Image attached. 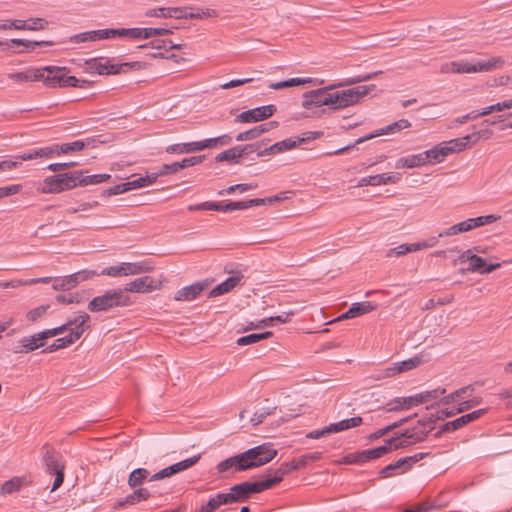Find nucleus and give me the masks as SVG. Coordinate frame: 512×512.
Listing matches in <instances>:
<instances>
[{"label": "nucleus", "mask_w": 512, "mask_h": 512, "mask_svg": "<svg viewBox=\"0 0 512 512\" xmlns=\"http://www.w3.org/2000/svg\"><path fill=\"white\" fill-rule=\"evenodd\" d=\"M89 320L90 316L86 312H79L76 316L69 318L63 325L58 327L62 329L61 334L66 331H69V334L56 339L44 352L51 353L74 344L90 328Z\"/></svg>", "instance_id": "obj_3"}, {"label": "nucleus", "mask_w": 512, "mask_h": 512, "mask_svg": "<svg viewBox=\"0 0 512 512\" xmlns=\"http://www.w3.org/2000/svg\"><path fill=\"white\" fill-rule=\"evenodd\" d=\"M365 423L364 418L361 416H355L349 419H344L336 423H331L328 425L330 434L331 433H338L345 430H348L350 428L357 427L361 424Z\"/></svg>", "instance_id": "obj_31"}, {"label": "nucleus", "mask_w": 512, "mask_h": 512, "mask_svg": "<svg viewBox=\"0 0 512 512\" xmlns=\"http://www.w3.org/2000/svg\"><path fill=\"white\" fill-rule=\"evenodd\" d=\"M473 135H466L462 138L453 139L447 142H443L446 147L448 155L464 151L469 147V142L472 140Z\"/></svg>", "instance_id": "obj_34"}, {"label": "nucleus", "mask_w": 512, "mask_h": 512, "mask_svg": "<svg viewBox=\"0 0 512 512\" xmlns=\"http://www.w3.org/2000/svg\"><path fill=\"white\" fill-rule=\"evenodd\" d=\"M200 457H201L200 455H195L193 457H190V458L182 460L178 463H175L169 467H166V468L160 470L159 472L155 473L153 476H151L149 481L161 480L163 478L171 477L172 475H174L176 473L187 470L190 467L194 466L200 460Z\"/></svg>", "instance_id": "obj_15"}, {"label": "nucleus", "mask_w": 512, "mask_h": 512, "mask_svg": "<svg viewBox=\"0 0 512 512\" xmlns=\"http://www.w3.org/2000/svg\"><path fill=\"white\" fill-rule=\"evenodd\" d=\"M505 61L501 57H491L486 60H477L475 63H469L464 60L456 61V73H478L488 72L504 65Z\"/></svg>", "instance_id": "obj_7"}, {"label": "nucleus", "mask_w": 512, "mask_h": 512, "mask_svg": "<svg viewBox=\"0 0 512 512\" xmlns=\"http://www.w3.org/2000/svg\"><path fill=\"white\" fill-rule=\"evenodd\" d=\"M422 363L420 357H413L398 363H393L391 366L387 367L385 370V375L387 377L394 376L396 374L412 370L418 367Z\"/></svg>", "instance_id": "obj_23"}, {"label": "nucleus", "mask_w": 512, "mask_h": 512, "mask_svg": "<svg viewBox=\"0 0 512 512\" xmlns=\"http://www.w3.org/2000/svg\"><path fill=\"white\" fill-rule=\"evenodd\" d=\"M205 159L204 155L200 156H192L189 158H184L183 160L179 161V165H181V170L190 166H195L200 164Z\"/></svg>", "instance_id": "obj_59"}, {"label": "nucleus", "mask_w": 512, "mask_h": 512, "mask_svg": "<svg viewBox=\"0 0 512 512\" xmlns=\"http://www.w3.org/2000/svg\"><path fill=\"white\" fill-rule=\"evenodd\" d=\"M22 189L20 184H14L10 186L0 187V199L8 197L10 195L17 194Z\"/></svg>", "instance_id": "obj_62"}, {"label": "nucleus", "mask_w": 512, "mask_h": 512, "mask_svg": "<svg viewBox=\"0 0 512 512\" xmlns=\"http://www.w3.org/2000/svg\"><path fill=\"white\" fill-rule=\"evenodd\" d=\"M232 497H228L225 493H219L214 497H211L208 502L202 505L198 512H214L220 506L224 504H230Z\"/></svg>", "instance_id": "obj_33"}, {"label": "nucleus", "mask_w": 512, "mask_h": 512, "mask_svg": "<svg viewBox=\"0 0 512 512\" xmlns=\"http://www.w3.org/2000/svg\"><path fill=\"white\" fill-rule=\"evenodd\" d=\"M381 71H377L370 74L360 75L353 78L346 79L342 83H338L335 85H330L327 87L319 88L316 90H312L303 94L302 106L305 109H312L321 106H329L331 107L332 98L330 96V90L336 87L349 86L353 84H357L360 82L368 81L373 77L381 74Z\"/></svg>", "instance_id": "obj_4"}, {"label": "nucleus", "mask_w": 512, "mask_h": 512, "mask_svg": "<svg viewBox=\"0 0 512 512\" xmlns=\"http://www.w3.org/2000/svg\"><path fill=\"white\" fill-rule=\"evenodd\" d=\"M401 178V175L399 173H383V174H377L372 176H366L362 177L359 181L357 186L363 187V186H379V185H386L390 183H397Z\"/></svg>", "instance_id": "obj_17"}, {"label": "nucleus", "mask_w": 512, "mask_h": 512, "mask_svg": "<svg viewBox=\"0 0 512 512\" xmlns=\"http://www.w3.org/2000/svg\"><path fill=\"white\" fill-rule=\"evenodd\" d=\"M271 336H272V332H270V331H266V332H263V333H253V334L246 335V336L238 338L237 339V344L239 346L250 345V344L257 343V342H259L261 340L267 339V338H269Z\"/></svg>", "instance_id": "obj_41"}, {"label": "nucleus", "mask_w": 512, "mask_h": 512, "mask_svg": "<svg viewBox=\"0 0 512 512\" xmlns=\"http://www.w3.org/2000/svg\"><path fill=\"white\" fill-rule=\"evenodd\" d=\"M241 279H242V276H239V275H233V276L227 278L225 281H223L222 283L215 286L209 292V297L213 298V297H217V296L223 295L225 293H228L229 291H231L234 287H236L240 283Z\"/></svg>", "instance_id": "obj_28"}, {"label": "nucleus", "mask_w": 512, "mask_h": 512, "mask_svg": "<svg viewBox=\"0 0 512 512\" xmlns=\"http://www.w3.org/2000/svg\"><path fill=\"white\" fill-rule=\"evenodd\" d=\"M47 26L48 21L43 18H30L28 20H24L23 30L38 31L46 29Z\"/></svg>", "instance_id": "obj_50"}, {"label": "nucleus", "mask_w": 512, "mask_h": 512, "mask_svg": "<svg viewBox=\"0 0 512 512\" xmlns=\"http://www.w3.org/2000/svg\"><path fill=\"white\" fill-rule=\"evenodd\" d=\"M446 390L444 388H437L430 391L421 392L415 394L414 396L417 399V406L431 400L437 399L439 396L445 394Z\"/></svg>", "instance_id": "obj_42"}, {"label": "nucleus", "mask_w": 512, "mask_h": 512, "mask_svg": "<svg viewBox=\"0 0 512 512\" xmlns=\"http://www.w3.org/2000/svg\"><path fill=\"white\" fill-rule=\"evenodd\" d=\"M460 233L469 232L475 228H478V222L476 218H470L460 223H457Z\"/></svg>", "instance_id": "obj_58"}, {"label": "nucleus", "mask_w": 512, "mask_h": 512, "mask_svg": "<svg viewBox=\"0 0 512 512\" xmlns=\"http://www.w3.org/2000/svg\"><path fill=\"white\" fill-rule=\"evenodd\" d=\"M43 460L46 467V472L50 475H55V479L51 488V491L53 492L63 484L65 465L59 459V457L49 449L46 451Z\"/></svg>", "instance_id": "obj_10"}, {"label": "nucleus", "mask_w": 512, "mask_h": 512, "mask_svg": "<svg viewBox=\"0 0 512 512\" xmlns=\"http://www.w3.org/2000/svg\"><path fill=\"white\" fill-rule=\"evenodd\" d=\"M145 263H122L117 266L104 268L99 275H107L111 277L136 275L148 271Z\"/></svg>", "instance_id": "obj_12"}, {"label": "nucleus", "mask_w": 512, "mask_h": 512, "mask_svg": "<svg viewBox=\"0 0 512 512\" xmlns=\"http://www.w3.org/2000/svg\"><path fill=\"white\" fill-rule=\"evenodd\" d=\"M199 142L201 151L205 149H217L230 145L232 143V137L229 134H223L218 137L207 138Z\"/></svg>", "instance_id": "obj_32"}, {"label": "nucleus", "mask_w": 512, "mask_h": 512, "mask_svg": "<svg viewBox=\"0 0 512 512\" xmlns=\"http://www.w3.org/2000/svg\"><path fill=\"white\" fill-rule=\"evenodd\" d=\"M291 468L289 464L284 463L278 469L269 471L267 477L263 481L247 482L249 495L253 493H260L264 490L274 487L276 484L282 481L285 474H287Z\"/></svg>", "instance_id": "obj_9"}, {"label": "nucleus", "mask_w": 512, "mask_h": 512, "mask_svg": "<svg viewBox=\"0 0 512 512\" xmlns=\"http://www.w3.org/2000/svg\"><path fill=\"white\" fill-rule=\"evenodd\" d=\"M255 188H257V184H252V183L236 184V185L229 186L225 190L219 191L218 194L219 195L232 194L235 191H239L240 193H243L248 190L255 189Z\"/></svg>", "instance_id": "obj_52"}, {"label": "nucleus", "mask_w": 512, "mask_h": 512, "mask_svg": "<svg viewBox=\"0 0 512 512\" xmlns=\"http://www.w3.org/2000/svg\"><path fill=\"white\" fill-rule=\"evenodd\" d=\"M79 177H81V171L46 177L39 191L44 194H50L73 189L77 186V179Z\"/></svg>", "instance_id": "obj_6"}, {"label": "nucleus", "mask_w": 512, "mask_h": 512, "mask_svg": "<svg viewBox=\"0 0 512 512\" xmlns=\"http://www.w3.org/2000/svg\"><path fill=\"white\" fill-rule=\"evenodd\" d=\"M242 151L243 149H237V146L235 147H232L230 149H227L221 153H219L216 157H215V160L217 162H224V161H235L237 160L238 158H241L242 157Z\"/></svg>", "instance_id": "obj_44"}, {"label": "nucleus", "mask_w": 512, "mask_h": 512, "mask_svg": "<svg viewBox=\"0 0 512 512\" xmlns=\"http://www.w3.org/2000/svg\"><path fill=\"white\" fill-rule=\"evenodd\" d=\"M111 178L110 174H94L89 176H83L81 172V177L77 179V185L80 186H88V185H96L102 182H106Z\"/></svg>", "instance_id": "obj_39"}, {"label": "nucleus", "mask_w": 512, "mask_h": 512, "mask_svg": "<svg viewBox=\"0 0 512 512\" xmlns=\"http://www.w3.org/2000/svg\"><path fill=\"white\" fill-rule=\"evenodd\" d=\"M207 287L205 282H197L178 290L174 299L176 301H192L196 299Z\"/></svg>", "instance_id": "obj_19"}, {"label": "nucleus", "mask_w": 512, "mask_h": 512, "mask_svg": "<svg viewBox=\"0 0 512 512\" xmlns=\"http://www.w3.org/2000/svg\"><path fill=\"white\" fill-rule=\"evenodd\" d=\"M501 267V263L487 264L486 260L478 255H473L466 271L471 273L488 274Z\"/></svg>", "instance_id": "obj_21"}, {"label": "nucleus", "mask_w": 512, "mask_h": 512, "mask_svg": "<svg viewBox=\"0 0 512 512\" xmlns=\"http://www.w3.org/2000/svg\"><path fill=\"white\" fill-rule=\"evenodd\" d=\"M422 155L425 161V165H427L442 162L448 156V153L442 142L441 144L422 152Z\"/></svg>", "instance_id": "obj_26"}, {"label": "nucleus", "mask_w": 512, "mask_h": 512, "mask_svg": "<svg viewBox=\"0 0 512 512\" xmlns=\"http://www.w3.org/2000/svg\"><path fill=\"white\" fill-rule=\"evenodd\" d=\"M128 191V188H127V185H126V182L125 183H121V184H117L113 187H109L107 189L104 190L103 192V195L105 196H113V195H118V194H122V193H125Z\"/></svg>", "instance_id": "obj_61"}, {"label": "nucleus", "mask_w": 512, "mask_h": 512, "mask_svg": "<svg viewBox=\"0 0 512 512\" xmlns=\"http://www.w3.org/2000/svg\"><path fill=\"white\" fill-rule=\"evenodd\" d=\"M218 12L214 9L189 8V19L214 18Z\"/></svg>", "instance_id": "obj_46"}, {"label": "nucleus", "mask_w": 512, "mask_h": 512, "mask_svg": "<svg viewBox=\"0 0 512 512\" xmlns=\"http://www.w3.org/2000/svg\"><path fill=\"white\" fill-rule=\"evenodd\" d=\"M481 403H482V398L481 397H474L472 399H468V400L462 401L457 406L456 412L463 413V412L468 411V410L472 409L473 407H475V406H477V405H479Z\"/></svg>", "instance_id": "obj_55"}, {"label": "nucleus", "mask_w": 512, "mask_h": 512, "mask_svg": "<svg viewBox=\"0 0 512 512\" xmlns=\"http://www.w3.org/2000/svg\"><path fill=\"white\" fill-rule=\"evenodd\" d=\"M142 40L155 36L168 35L171 31L167 28H141Z\"/></svg>", "instance_id": "obj_54"}, {"label": "nucleus", "mask_w": 512, "mask_h": 512, "mask_svg": "<svg viewBox=\"0 0 512 512\" xmlns=\"http://www.w3.org/2000/svg\"><path fill=\"white\" fill-rule=\"evenodd\" d=\"M168 18L189 19V8L168 7Z\"/></svg>", "instance_id": "obj_56"}, {"label": "nucleus", "mask_w": 512, "mask_h": 512, "mask_svg": "<svg viewBox=\"0 0 512 512\" xmlns=\"http://www.w3.org/2000/svg\"><path fill=\"white\" fill-rule=\"evenodd\" d=\"M374 89H375V85L374 84L360 85V86L351 88L350 92L352 93V98H353L354 104H356L361 98H363L366 95H368Z\"/></svg>", "instance_id": "obj_49"}, {"label": "nucleus", "mask_w": 512, "mask_h": 512, "mask_svg": "<svg viewBox=\"0 0 512 512\" xmlns=\"http://www.w3.org/2000/svg\"><path fill=\"white\" fill-rule=\"evenodd\" d=\"M330 96L332 98L331 108L332 109H341L348 107L350 105H354L352 93L350 92V89L337 91V92H331Z\"/></svg>", "instance_id": "obj_25"}, {"label": "nucleus", "mask_w": 512, "mask_h": 512, "mask_svg": "<svg viewBox=\"0 0 512 512\" xmlns=\"http://www.w3.org/2000/svg\"><path fill=\"white\" fill-rule=\"evenodd\" d=\"M47 309H48V306H39V307L29 311L27 313V319L29 321L34 322V321L38 320L40 317H42L46 313Z\"/></svg>", "instance_id": "obj_64"}, {"label": "nucleus", "mask_w": 512, "mask_h": 512, "mask_svg": "<svg viewBox=\"0 0 512 512\" xmlns=\"http://www.w3.org/2000/svg\"><path fill=\"white\" fill-rule=\"evenodd\" d=\"M277 455V451L270 444H263L236 456L227 458L217 465L218 472H226L229 469L243 471L262 466L270 462Z\"/></svg>", "instance_id": "obj_1"}, {"label": "nucleus", "mask_w": 512, "mask_h": 512, "mask_svg": "<svg viewBox=\"0 0 512 512\" xmlns=\"http://www.w3.org/2000/svg\"><path fill=\"white\" fill-rule=\"evenodd\" d=\"M27 484L28 480L26 477H14L2 485L1 492L2 494H12L19 491L23 486H26Z\"/></svg>", "instance_id": "obj_38"}, {"label": "nucleus", "mask_w": 512, "mask_h": 512, "mask_svg": "<svg viewBox=\"0 0 512 512\" xmlns=\"http://www.w3.org/2000/svg\"><path fill=\"white\" fill-rule=\"evenodd\" d=\"M427 431L422 429L414 428L412 430H406L404 433L390 438L385 445L368 449L359 454V461H368L380 458L388 451L392 449H398L409 445L422 442L427 437Z\"/></svg>", "instance_id": "obj_2"}, {"label": "nucleus", "mask_w": 512, "mask_h": 512, "mask_svg": "<svg viewBox=\"0 0 512 512\" xmlns=\"http://www.w3.org/2000/svg\"><path fill=\"white\" fill-rule=\"evenodd\" d=\"M38 71H43V77L39 78L38 81H43L48 87H63L66 75L65 67L45 66L38 68Z\"/></svg>", "instance_id": "obj_14"}, {"label": "nucleus", "mask_w": 512, "mask_h": 512, "mask_svg": "<svg viewBox=\"0 0 512 512\" xmlns=\"http://www.w3.org/2000/svg\"><path fill=\"white\" fill-rule=\"evenodd\" d=\"M417 406V399L413 396L397 397L386 404L385 410L387 412L408 410Z\"/></svg>", "instance_id": "obj_24"}, {"label": "nucleus", "mask_w": 512, "mask_h": 512, "mask_svg": "<svg viewBox=\"0 0 512 512\" xmlns=\"http://www.w3.org/2000/svg\"><path fill=\"white\" fill-rule=\"evenodd\" d=\"M152 289H153V280L150 277L145 276V277L137 278L130 283H127L125 285V288L122 290L125 291L126 294H128V292L143 293V292L150 291Z\"/></svg>", "instance_id": "obj_27"}, {"label": "nucleus", "mask_w": 512, "mask_h": 512, "mask_svg": "<svg viewBox=\"0 0 512 512\" xmlns=\"http://www.w3.org/2000/svg\"><path fill=\"white\" fill-rule=\"evenodd\" d=\"M23 30L24 29V20L15 19V20H6L0 21V30Z\"/></svg>", "instance_id": "obj_57"}, {"label": "nucleus", "mask_w": 512, "mask_h": 512, "mask_svg": "<svg viewBox=\"0 0 512 512\" xmlns=\"http://www.w3.org/2000/svg\"><path fill=\"white\" fill-rule=\"evenodd\" d=\"M85 147V143L81 140H77L71 143H64L62 145H58L59 151L58 155L60 154H69L76 151H81Z\"/></svg>", "instance_id": "obj_51"}, {"label": "nucleus", "mask_w": 512, "mask_h": 512, "mask_svg": "<svg viewBox=\"0 0 512 512\" xmlns=\"http://www.w3.org/2000/svg\"><path fill=\"white\" fill-rule=\"evenodd\" d=\"M275 112L276 107L274 105L260 106L254 109L241 112L239 115L236 116L235 122H258L271 117Z\"/></svg>", "instance_id": "obj_13"}, {"label": "nucleus", "mask_w": 512, "mask_h": 512, "mask_svg": "<svg viewBox=\"0 0 512 512\" xmlns=\"http://www.w3.org/2000/svg\"><path fill=\"white\" fill-rule=\"evenodd\" d=\"M374 89H375V85L374 84L360 85V86L351 88L350 92L352 93V98H353L354 104H356L361 98H363L366 95H368Z\"/></svg>", "instance_id": "obj_48"}, {"label": "nucleus", "mask_w": 512, "mask_h": 512, "mask_svg": "<svg viewBox=\"0 0 512 512\" xmlns=\"http://www.w3.org/2000/svg\"><path fill=\"white\" fill-rule=\"evenodd\" d=\"M61 328L47 329L32 336L22 338L15 347V353H28L43 346L41 341L61 334Z\"/></svg>", "instance_id": "obj_8"}, {"label": "nucleus", "mask_w": 512, "mask_h": 512, "mask_svg": "<svg viewBox=\"0 0 512 512\" xmlns=\"http://www.w3.org/2000/svg\"><path fill=\"white\" fill-rule=\"evenodd\" d=\"M181 170V165L179 162H174L171 164H164L158 171L161 176L168 174H175Z\"/></svg>", "instance_id": "obj_60"}, {"label": "nucleus", "mask_w": 512, "mask_h": 512, "mask_svg": "<svg viewBox=\"0 0 512 512\" xmlns=\"http://www.w3.org/2000/svg\"><path fill=\"white\" fill-rule=\"evenodd\" d=\"M410 127H411L410 121H408L407 119H400L398 121H395V122L387 125L386 127L378 129L375 133H372L370 135H367V136L357 139L355 144L363 143L364 141L372 139L377 136H381V135H385V134H395V133H398V132H400L404 129L410 128Z\"/></svg>", "instance_id": "obj_18"}, {"label": "nucleus", "mask_w": 512, "mask_h": 512, "mask_svg": "<svg viewBox=\"0 0 512 512\" xmlns=\"http://www.w3.org/2000/svg\"><path fill=\"white\" fill-rule=\"evenodd\" d=\"M122 37L128 38L132 40H142V31L141 28H116L115 29V38Z\"/></svg>", "instance_id": "obj_43"}, {"label": "nucleus", "mask_w": 512, "mask_h": 512, "mask_svg": "<svg viewBox=\"0 0 512 512\" xmlns=\"http://www.w3.org/2000/svg\"><path fill=\"white\" fill-rule=\"evenodd\" d=\"M150 496L151 494L147 489L140 488L135 490L133 493L127 495L125 497V502L129 503V505H134L136 503L149 499Z\"/></svg>", "instance_id": "obj_45"}, {"label": "nucleus", "mask_w": 512, "mask_h": 512, "mask_svg": "<svg viewBox=\"0 0 512 512\" xmlns=\"http://www.w3.org/2000/svg\"><path fill=\"white\" fill-rule=\"evenodd\" d=\"M317 137H319L318 132H310L308 137H290L273 144V150H276L277 154L282 153L301 145L307 140L316 139Z\"/></svg>", "instance_id": "obj_20"}, {"label": "nucleus", "mask_w": 512, "mask_h": 512, "mask_svg": "<svg viewBox=\"0 0 512 512\" xmlns=\"http://www.w3.org/2000/svg\"><path fill=\"white\" fill-rule=\"evenodd\" d=\"M88 69L100 75L103 74H119L121 73V66L119 64H111L110 61H102L92 59L86 62Z\"/></svg>", "instance_id": "obj_22"}, {"label": "nucleus", "mask_w": 512, "mask_h": 512, "mask_svg": "<svg viewBox=\"0 0 512 512\" xmlns=\"http://www.w3.org/2000/svg\"><path fill=\"white\" fill-rule=\"evenodd\" d=\"M409 253L408 243L401 244L398 247L391 248L387 251L386 257H399Z\"/></svg>", "instance_id": "obj_63"}, {"label": "nucleus", "mask_w": 512, "mask_h": 512, "mask_svg": "<svg viewBox=\"0 0 512 512\" xmlns=\"http://www.w3.org/2000/svg\"><path fill=\"white\" fill-rule=\"evenodd\" d=\"M487 411H488L487 408L478 409V410H475L468 414L462 415L455 420L449 421L442 426V428L438 434L456 431V430L466 426L467 424L479 419Z\"/></svg>", "instance_id": "obj_16"}, {"label": "nucleus", "mask_w": 512, "mask_h": 512, "mask_svg": "<svg viewBox=\"0 0 512 512\" xmlns=\"http://www.w3.org/2000/svg\"><path fill=\"white\" fill-rule=\"evenodd\" d=\"M428 453H416L413 456L400 458L394 463L389 464L380 471V475L384 478L400 475L407 472L411 467L422 460Z\"/></svg>", "instance_id": "obj_11"}, {"label": "nucleus", "mask_w": 512, "mask_h": 512, "mask_svg": "<svg viewBox=\"0 0 512 512\" xmlns=\"http://www.w3.org/2000/svg\"><path fill=\"white\" fill-rule=\"evenodd\" d=\"M43 71H38V68H30L22 72H15L8 74V78L17 83L38 81L43 77Z\"/></svg>", "instance_id": "obj_29"}, {"label": "nucleus", "mask_w": 512, "mask_h": 512, "mask_svg": "<svg viewBox=\"0 0 512 512\" xmlns=\"http://www.w3.org/2000/svg\"><path fill=\"white\" fill-rule=\"evenodd\" d=\"M149 476V471L144 468H137L133 470L128 478V485L131 488H135L141 485L144 480H146Z\"/></svg>", "instance_id": "obj_40"}, {"label": "nucleus", "mask_w": 512, "mask_h": 512, "mask_svg": "<svg viewBox=\"0 0 512 512\" xmlns=\"http://www.w3.org/2000/svg\"><path fill=\"white\" fill-rule=\"evenodd\" d=\"M165 151L169 154H190L200 152V142L194 141L187 143L172 144L167 146Z\"/></svg>", "instance_id": "obj_30"}, {"label": "nucleus", "mask_w": 512, "mask_h": 512, "mask_svg": "<svg viewBox=\"0 0 512 512\" xmlns=\"http://www.w3.org/2000/svg\"><path fill=\"white\" fill-rule=\"evenodd\" d=\"M376 307L377 305L370 301L357 302L351 305L348 309V314L349 316L356 318L375 310Z\"/></svg>", "instance_id": "obj_36"}, {"label": "nucleus", "mask_w": 512, "mask_h": 512, "mask_svg": "<svg viewBox=\"0 0 512 512\" xmlns=\"http://www.w3.org/2000/svg\"><path fill=\"white\" fill-rule=\"evenodd\" d=\"M425 166V161L422 153L409 155L406 157L399 158L396 163V168H416Z\"/></svg>", "instance_id": "obj_35"}, {"label": "nucleus", "mask_w": 512, "mask_h": 512, "mask_svg": "<svg viewBox=\"0 0 512 512\" xmlns=\"http://www.w3.org/2000/svg\"><path fill=\"white\" fill-rule=\"evenodd\" d=\"M228 497H232L230 503L244 501L249 497L247 482H243L231 487L229 493H225Z\"/></svg>", "instance_id": "obj_37"}, {"label": "nucleus", "mask_w": 512, "mask_h": 512, "mask_svg": "<svg viewBox=\"0 0 512 512\" xmlns=\"http://www.w3.org/2000/svg\"><path fill=\"white\" fill-rule=\"evenodd\" d=\"M132 303L131 298L122 289H110L102 295L94 297L88 303V310L91 312H102L117 307H126Z\"/></svg>", "instance_id": "obj_5"}, {"label": "nucleus", "mask_w": 512, "mask_h": 512, "mask_svg": "<svg viewBox=\"0 0 512 512\" xmlns=\"http://www.w3.org/2000/svg\"><path fill=\"white\" fill-rule=\"evenodd\" d=\"M148 46H151L153 49H156V50L164 49L166 51L182 48L181 44H174L171 40H163L161 42L160 41L151 42L150 44L140 45V46H138V48L142 49V48H147Z\"/></svg>", "instance_id": "obj_47"}, {"label": "nucleus", "mask_w": 512, "mask_h": 512, "mask_svg": "<svg viewBox=\"0 0 512 512\" xmlns=\"http://www.w3.org/2000/svg\"><path fill=\"white\" fill-rule=\"evenodd\" d=\"M58 151H59V148H58V145L56 144V145H52V146L41 147V148L35 149V155H36V158L49 159V158H52L54 155H58Z\"/></svg>", "instance_id": "obj_53"}]
</instances>
